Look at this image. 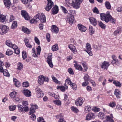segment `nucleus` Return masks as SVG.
<instances>
[{
	"mask_svg": "<svg viewBox=\"0 0 122 122\" xmlns=\"http://www.w3.org/2000/svg\"><path fill=\"white\" fill-rule=\"evenodd\" d=\"M101 19L103 21H105L106 23H108L109 21L112 23L115 24L116 21V20L110 15L109 12H107L106 14L101 13L100 14Z\"/></svg>",
	"mask_w": 122,
	"mask_h": 122,
	"instance_id": "obj_1",
	"label": "nucleus"
},
{
	"mask_svg": "<svg viewBox=\"0 0 122 122\" xmlns=\"http://www.w3.org/2000/svg\"><path fill=\"white\" fill-rule=\"evenodd\" d=\"M9 30L8 27L5 25H0V34L3 35L8 32Z\"/></svg>",
	"mask_w": 122,
	"mask_h": 122,
	"instance_id": "obj_2",
	"label": "nucleus"
},
{
	"mask_svg": "<svg viewBox=\"0 0 122 122\" xmlns=\"http://www.w3.org/2000/svg\"><path fill=\"white\" fill-rule=\"evenodd\" d=\"M37 53H36L35 51V49L33 48L32 50V55L34 57H37V55H39L41 50V48L40 46H39L36 48Z\"/></svg>",
	"mask_w": 122,
	"mask_h": 122,
	"instance_id": "obj_3",
	"label": "nucleus"
},
{
	"mask_svg": "<svg viewBox=\"0 0 122 122\" xmlns=\"http://www.w3.org/2000/svg\"><path fill=\"white\" fill-rule=\"evenodd\" d=\"M83 0H75V2L72 0L71 3L72 6L74 8H79L80 4L82 3Z\"/></svg>",
	"mask_w": 122,
	"mask_h": 122,
	"instance_id": "obj_4",
	"label": "nucleus"
},
{
	"mask_svg": "<svg viewBox=\"0 0 122 122\" xmlns=\"http://www.w3.org/2000/svg\"><path fill=\"white\" fill-rule=\"evenodd\" d=\"M36 92L37 96L38 98L43 97L44 95L43 92L40 88H37L36 89Z\"/></svg>",
	"mask_w": 122,
	"mask_h": 122,
	"instance_id": "obj_5",
	"label": "nucleus"
},
{
	"mask_svg": "<svg viewBox=\"0 0 122 122\" xmlns=\"http://www.w3.org/2000/svg\"><path fill=\"white\" fill-rule=\"evenodd\" d=\"M110 64L108 62L105 61L102 63L101 66L102 68L104 69L107 70L108 67L109 66Z\"/></svg>",
	"mask_w": 122,
	"mask_h": 122,
	"instance_id": "obj_6",
	"label": "nucleus"
},
{
	"mask_svg": "<svg viewBox=\"0 0 122 122\" xmlns=\"http://www.w3.org/2000/svg\"><path fill=\"white\" fill-rule=\"evenodd\" d=\"M86 48L87 50H85V51L90 56L92 55V54L91 51V48L90 44L88 43H87L86 44Z\"/></svg>",
	"mask_w": 122,
	"mask_h": 122,
	"instance_id": "obj_7",
	"label": "nucleus"
},
{
	"mask_svg": "<svg viewBox=\"0 0 122 122\" xmlns=\"http://www.w3.org/2000/svg\"><path fill=\"white\" fill-rule=\"evenodd\" d=\"M21 13L22 16L25 20H28L30 19V17L26 11L22 10Z\"/></svg>",
	"mask_w": 122,
	"mask_h": 122,
	"instance_id": "obj_8",
	"label": "nucleus"
},
{
	"mask_svg": "<svg viewBox=\"0 0 122 122\" xmlns=\"http://www.w3.org/2000/svg\"><path fill=\"white\" fill-rule=\"evenodd\" d=\"M83 102L82 99L81 97H79L76 101L75 104L77 106H80L82 105Z\"/></svg>",
	"mask_w": 122,
	"mask_h": 122,
	"instance_id": "obj_9",
	"label": "nucleus"
},
{
	"mask_svg": "<svg viewBox=\"0 0 122 122\" xmlns=\"http://www.w3.org/2000/svg\"><path fill=\"white\" fill-rule=\"evenodd\" d=\"M22 92L26 97H30L31 96L30 91L28 89H24L22 91Z\"/></svg>",
	"mask_w": 122,
	"mask_h": 122,
	"instance_id": "obj_10",
	"label": "nucleus"
},
{
	"mask_svg": "<svg viewBox=\"0 0 122 122\" xmlns=\"http://www.w3.org/2000/svg\"><path fill=\"white\" fill-rule=\"evenodd\" d=\"M77 27L79 30L81 32H85L86 30V28L81 24H78Z\"/></svg>",
	"mask_w": 122,
	"mask_h": 122,
	"instance_id": "obj_11",
	"label": "nucleus"
},
{
	"mask_svg": "<svg viewBox=\"0 0 122 122\" xmlns=\"http://www.w3.org/2000/svg\"><path fill=\"white\" fill-rule=\"evenodd\" d=\"M69 22L70 24H72L73 23L74 18L73 16L71 14H69L68 15Z\"/></svg>",
	"mask_w": 122,
	"mask_h": 122,
	"instance_id": "obj_12",
	"label": "nucleus"
},
{
	"mask_svg": "<svg viewBox=\"0 0 122 122\" xmlns=\"http://www.w3.org/2000/svg\"><path fill=\"white\" fill-rule=\"evenodd\" d=\"M95 117V116L93 113H90L88 114L86 117V120H87L93 119Z\"/></svg>",
	"mask_w": 122,
	"mask_h": 122,
	"instance_id": "obj_13",
	"label": "nucleus"
},
{
	"mask_svg": "<svg viewBox=\"0 0 122 122\" xmlns=\"http://www.w3.org/2000/svg\"><path fill=\"white\" fill-rule=\"evenodd\" d=\"M91 23L94 26H96L97 24V21L96 19L93 17H91L89 18Z\"/></svg>",
	"mask_w": 122,
	"mask_h": 122,
	"instance_id": "obj_14",
	"label": "nucleus"
},
{
	"mask_svg": "<svg viewBox=\"0 0 122 122\" xmlns=\"http://www.w3.org/2000/svg\"><path fill=\"white\" fill-rule=\"evenodd\" d=\"M121 92L119 90L115 89L114 91V94L117 98H120L121 96Z\"/></svg>",
	"mask_w": 122,
	"mask_h": 122,
	"instance_id": "obj_15",
	"label": "nucleus"
},
{
	"mask_svg": "<svg viewBox=\"0 0 122 122\" xmlns=\"http://www.w3.org/2000/svg\"><path fill=\"white\" fill-rule=\"evenodd\" d=\"M40 15L39 18V20H40V21L41 22H46V19L45 16L42 13H41Z\"/></svg>",
	"mask_w": 122,
	"mask_h": 122,
	"instance_id": "obj_16",
	"label": "nucleus"
},
{
	"mask_svg": "<svg viewBox=\"0 0 122 122\" xmlns=\"http://www.w3.org/2000/svg\"><path fill=\"white\" fill-rule=\"evenodd\" d=\"M44 76L43 75L40 76H39L38 82L40 85L42 84L44 81Z\"/></svg>",
	"mask_w": 122,
	"mask_h": 122,
	"instance_id": "obj_17",
	"label": "nucleus"
},
{
	"mask_svg": "<svg viewBox=\"0 0 122 122\" xmlns=\"http://www.w3.org/2000/svg\"><path fill=\"white\" fill-rule=\"evenodd\" d=\"M13 81L14 82V84L16 87H18L21 86V84L20 82L18 81L17 79L16 78H13Z\"/></svg>",
	"mask_w": 122,
	"mask_h": 122,
	"instance_id": "obj_18",
	"label": "nucleus"
},
{
	"mask_svg": "<svg viewBox=\"0 0 122 122\" xmlns=\"http://www.w3.org/2000/svg\"><path fill=\"white\" fill-rule=\"evenodd\" d=\"M51 31H54L56 33H57L59 31V29L56 26L53 25L52 27Z\"/></svg>",
	"mask_w": 122,
	"mask_h": 122,
	"instance_id": "obj_19",
	"label": "nucleus"
},
{
	"mask_svg": "<svg viewBox=\"0 0 122 122\" xmlns=\"http://www.w3.org/2000/svg\"><path fill=\"white\" fill-rule=\"evenodd\" d=\"M4 2L5 6L7 7H9L11 5L10 0H4Z\"/></svg>",
	"mask_w": 122,
	"mask_h": 122,
	"instance_id": "obj_20",
	"label": "nucleus"
},
{
	"mask_svg": "<svg viewBox=\"0 0 122 122\" xmlns=\"http://www.w3.org/2000/svg\"><path fill=\"white\" fill-rule=\"evenodd\" d=\"M110 117L109 116H107L106 117L107 120V121L110 122H114V121L112 119L113 118L112 114L110 115Z\"/></svg>",
	"mask_w": 122,
	"mask_h": 122,
	"instance_id": "obj_21",
	"label": "nucleus"
},
{
	"mask_svg": "<svg viewBox=\"0 0 122 122\" xmlns=\"http://www.w3.org/2000/svg\"><path fill=\"white\" fill-rule=\"evenodd\" d=\"M48 3L46 8H52L53 6V3L51 0H47Z\"/></svg>",
	"mask_w": 122,
	"mask_h": 122,
	"instance_id": "obj_22",
	"label": "nucleus"
},
{
	"mask_svg": "<svg viewBox=\"0 0 122 122\" xmlns=\"http://www.w3.org/2000/svg\"><path fill=\"white\" fill-rule=\"evenodd\" d=\"M69 48L71 50V51L75 53V52L76 51V50L74 46L72 44L68 46Z\"/></svg>",
	"mask_w": 122,
	"mask_h": 122,
	"instance_id": "obj_23",
	"label": "nucleus"
},
{
	"mask_svg": "<svg viewBox=\"0 0 122 122\" xmlns=\"http://www.w3.org/2000/svg\"><path fill=\"white\" fill-rule=\"evenodd\" d=\"M22 30L25 33L29 34L30 33V31L26 28L25 27H23Z\"/></svg>",
	"mask_w": 122,
	"mask_h": 122,
	"instance_id": "obj_24",
	"label": "nucleus"
},
{
	"mask_svg": "<svg viewBox=\"0 0 122 122\" xmlns=\"http://www.w3.org/2000/svg\"><path fill=\"white\" fill-rule=\"evenodd\" d=\"M65 86V87L63 86H58L57 87V89H60L61 91L62 92H64L65 90V89L66 88L67 89L68 87L66 85Z\"/></svg>",
	"mask_w": 122,
	"mask_h": 122,
	"instance_id": "obj_25",
	"label": "nucleus"
},
{
	"mask_svg": "<svg viewBox=\"0 0 122 122\" xmlns=\"http://www.w3.org/2000/svg\"><path fill=\"white\" fill-rule=\"evenodd\" d=\"M65 83V85H66V84H67L70 85L71 86L73 83L71 81L70 79L69 78H67V79L66 80Z\"/></svg>",
	"mask_w": 122,
	"mask_h": 122,
	"instance_id": "obj_26",
	"label": "nucleus"
},
{
	"mask_svg": "<svg viewBox=\"0 0 122 122\" xmlns=\"http://www.w3.org/2000/svg\"><path fill=\"white\" fill-rule=\"evenodd\" d=\"M3 73L4 75L6 76L9 77L10 76V74L8 71L6 69L3 70V71L2 72Z\"/></svg>",
	"mask_w": 122,
	"mask_h": 122,
	"instance_id": "obj_27",
	"label": "nucleus"
},
{
	"mask_svg": "<svg viewBox=\"0 0 122 122\" xmlns=\"http://www.w3.org/2000/svg\"><path fill=\"white\" fill-rule=\"evenodd\" d=\"M71 110L74 112L77 113L79 112V110L76 107L74 106H72L71 107Z\"/></svg>",
	"mask_w": 122,
	"mask_h": 122,
	"instance_id": "obj_28",
	"label": "nucleus"
},
{
	"mask_svg": "<svg viewBox=\"0 0 122 122\" xmlns=\"http://www.w3.org/2000/svg\"><path fill=\"white\" fill-rule=\"evenodd\" d=\"M58 45L57 44L53 45L52 47V50L53 51H56L58 50Z\"/></svg>",
	"mask_w": 122,
	"mask_h": 122,
	"instance_id": "obj_29",
	"label": "nucleus"
},
{
	"mask_svg": "<svg viewBox=\"0 0 122 122\" xmlns=\"http://www.w3.org/2000/svg\"><path fill=\"white\" fill-rule=\"evenodd\" d=\"M59 11L58 8H52L51 10L52 14L55 15L57 14Z\"/></svg>",
	"mask_w": 122,
	"mask_h": 122,
	"instance_id": "obj_30",
	"label": "nucleus"
},
{
	"mask_svg": "<svg viewBox=\"0 0 122 122\" xmlns=\"http://www.w3.org/2000/svg\"><path fill=\"white\" fill-rule=\"evenodd\" d=\"M13 54V52L11 50L9 49L7 50L6 53V55L10 56L12 55Z\"/></svg>",
	"mask_w": 122,
	"mask_h": 122,
	"instance_id": "obj_31",
	"label": "nucleus"
},
{
	"mask_svg": "<svg viewBox=\"0 0 122 122\" xmlns=\"http://www.w3.org/2000/svg\"><path fill=\"white\" fill-rule=\"evenodd\" d=\"M74 66L76 68L79 70L81 71L82 68L81 65L78 64H74Z\"/></svg>",
	"mask_w": 122,
	"mask_h": 122,
	"instance_id": "obj_32",
	"label": "nucleus"
},
{
	"mask_svg": "<svg viewBox=\"0 0 122 122\" xmlns=\"http://www.w3.org/2000/svg\"><path fill=\"white\" fill-rule=\"evenodd\" d=\"M121 32V30L119 29H117L113 33L114 35L115 36H117L118 34H119Z\"/></svg>",
	"mask_w": 122,
	"mask_h": 122,
	"instance_id": "obj_33",
	"label": "nucleus"
},
{
	"mask_svg": "<svg viewBox=\"0 0 122 122\" xmlns=\"http://www.w3.org/2000/svg\"><path fill=\"white\" fill-rule=\"evenodd\" d=\"M89 30L90 34L91 35H92V34H94V33L95 30L93 28L92 26H89Z\"/></svg>",
	"mask_w": 122,
	"mask_h": 122,
	"instance_id": "obj_34",
	"label": "nucleus"
},
{
	"mask_svg": "<svg viewBox=\"0 0 122 122\" xmlns=\"http://www.w3.org/2000/svg\"><path fill=\"white\" fill-rule=\"evenodd\" d=\"M5 19V17L2 15H0V22H3Z\"/></svg>",
	"mask_w": 122,
	"mask_h": 122,
	"instance_id": "obj_35",
	"label": "nucleus"
},
{
	"mask_svg": "<svg viewBox=\"0 0 122 122\" xmlns=\"http://www.w3.org/2000/svg\"><path fill=\"white\" fill-rule=\"evenodd\" d=\"M17 69L18 70H21L23 68V65L20 62H19L18 63L17 65Z\"/></svg>",
	"mask_w": 122,
	"mask_h": 122,
	"instance_id": "obj_36",
	"label": "nucleus"
},
{
	"mask_svg": "<svg viewBox=\"0 0 122 122\" xmlns=\"http://www.w3.org/2000/svg\"><path fill=\"white\" fill-rule=\"evenodd\" d=\"M17 26V25L16 22L14 21L13 22L11 26V28L12 29H14L16 28Z\"/></svg>",
	"mask_w": 122,
	"mask_h": 122,
	"instance_id": "obj_37",
	"label": "nucleus"
},
{
	"mask_svg": "<svg viewBox=\"0 0 122 122\" xmlns=\"http://www.w3.org/2000/svg\"><path fill=\"white\" fill-rule=\"evenodd\" d=\"M98 116L100 119H103L104 117V114L103 113L100 112L98 114Z\"/></svg>",
	"mask_w": 122,
	"mask_h": 122,
	"instance_id": "obj_38",
	"label": "nucleus"
},
{
	"mask_svg": "<svg viewBox=\"0 0 122 122\" xmlns=\"http://www.w3.org/2000/svg\"><path fill=\"white\" fill-rule=\"evenodd\" d=\"M91 109V108L89 106H86L85 107V111L86 113L90 111Z\"/></svg>",
	"mask_w": 122,
	"mask_h": 122,
	"instance_id": "obj_39",
	"label": "nucleus"
},
{
	"mask_svg": "<svg viewBox=\"0 0 122 122\" xmlns=\"http://www.w3.org/2000/svg\"><path fill=\"white\" fill-rule=\"evenodd\" d=\"M51 77L53 81L56 83L59 84L60 82L54 76L52 75L51 76Z\"/></svg>",
	"mask_w": 122,
	"mask_h": 122,
	"instance_id": "obj_40",
	"label": "nucleus"
},
{
	"mask_svg": "<svg viewBox=\"0 0 122 122\" xmlns=\"http://www.w3.org/2000/svg\"><path fill=\"white\" fill-rule=\"evenodd\" d=\"M16 92H12L10 94V96L12 98H15Z\"/></svg>",
	"mask_w": 122,
	"mask_h": 122,
	"instance_id": "obj_41",
	"label": "nucleus"
},
{
	"mask_svg": "<svg viewBox=\"0 0 122 122\" xmlns=\"http://www.w3.org/2000/svg\"><path fill=\"white\" fill-rule=\"evenodd\" d=\"M16 107L15 105H11L9 106V108L10 111H13L15 109Z\"/></svg>",
	"mask_w": 122,
	"mask_h": 122,
	"instance_id": "obj_42",
	"label": "nucleus"
},
{
	"mask_svg": "<svg viewBox=\"0 0 122 122\" xmlns=\"http://www.w3.org/2000/svg\"><path fill=\"white\" fill-rule=\"evenodd\" d=\"M5 44L7 46L10 47H11V46L12 44L10 40H7L6 41Z\"/></svg>",
	"mask_w": 122,
	"mask_h": 122,
	"instance_id": "obj_43",
	"label": "nucleus"
},
{
	"mask_svg": "<svg viewBox=\"0 0 122 122\" xmlns=\"http://www.w3.org/2000/svg\"><path fill=\"white\" fill-rule=\"evenodd\" d=\"M22 58L24 60H25L27 56L26 53L25 51H23L22 52Z\"/></svg>",
	"mask_w": 122,
	"mask_h": 122,
	"instance_id": "obj_44",
	"label": "nucleus"
},
{
	"mask_svg": "<svg viewBox=\"0 0 122 122\" xmlns=\"http://www.w3.org/2000/svg\"><path fill=\"white\" fill-rule=\"evenodd\" d=\"M33 107H31L30 108V112L29 114L30 115L32 114L35 113V111L34 109H33Z\"/></svg>",
	"mask_w": 122,
	"mask_h": 122,
	"instance_id": "obj_45",
	"label": "nucleus"
},
{
	"mask_svg": "<svg viewBox=\"0 0 122 122\" xmlns=\"http://www.w3.org/2000/svg\"><path fill=\"white\" fill-rule=\"evenodd\" d=\"M54 103L57 105H61V102L60 100H55L53 101Z\"/></svg>",
	"mask_w": 122,
	"mask_h": 122,
	"instance_id": "obj_46",
	"label": "nucleus"
},
{
	"mask_svg": "<svg viewBox=\"0 0 122 122\" xmlns=\"http://www.w3.org/2000/svg\"><path fill=\"white\" fill-rule=\"evenodd\" d=\"M99 25L103 29L105 28L106 27L105 25L103 24L101 21L99 22Z\"/></svg>",
	"mask_w": 122,
	"mask_h": 122,
	"instance_id": "obj_47",
	"label": "nucleus"
},
{
	"mask_svg": "<svg viewBox=\"0 0 122 122\" xmlns=\"http://www.w3.org/2000/svg\"><path fill=\"white\" fill-rule=\"evenodd\" d=\"M113 83L117 86L119 87H120L121 86V84L120 82H119L114 81L113 82Z\"/></svg>",
	"mask_w": 122,
	"mask_h": 122,
	"instance_id": "obj_48",
	"label": "nucleus"
},
{
	"mask_svg": "<svg viewBox=\"0 0 122 122\" xmlns=\"http://www.w3.org/2000/svg\"><path fill=\"white\" fill-rule=\"evenodd\" d=\"M52 54L51 53H49L48 55L47 61L52 60Z\"/></svg>",
	"mask_w": 122,
	"mask_h": 122,
	"instance_id": "obj_49",
	"label": "nucleus"
},
{
	"mask_svg": "<svg viewBox=\"0 0 122 122\" xmlns=\"http://www.w3.org/2000/svg\"><path fill=\"white\" fill-rule=\"evenodd\" d=\"M47 62L49 66L51 68H52L53 66L52 63V60L47 61Z\"/></svg>",
	"mask_w": 122,
	"mask_h": 122,
	"instance_id": "obj_50",
	"label": "nucleus"
},
{
	"mask_svg": "<svg viewBox=\"0 0 122 122\" xmlns=\"http://www.w3.org/2000/svg\"><path fill=\"white\" fill-rule=\"evenodd\" d=\"M23 87H27L29 86V85L28 82H24L23 83Z\"/></svg>",
	"mask_w": 122,
	"mask_h": 122,
	"instance_id": "obj_51",
	"label": "nucleus"
},
{
	"mask_svg": "<svg viewBox=\"0 0 122 122\" xmlns=\"http://www.w3.org/2000/svg\"><path fill=\"white\" fill-rule=\"evenodd\" d=\"M34 40L36 43L38 45L40 44V42L38 38L36 37H35L34 38Z\"/></svg>",
	"mask_w": 122,
	"mask_h": 122,
	"instance_id": "obj_52",
	"label": "nucleus"
},
{
	"mask_svg": "<svg viewBox=\"0 0 122 122\" xmlns=\"http://www.w3.org/2000/svg\"><path fill=\"white\" fill-rule=\"evenodd\" d=\"M84 79L85 81H88L90 80V77L87 74H86L84 77Z\"/></svg>",
	"mask_w": 122,
	"mask_h": 122,
	"instance_id": "obj_53",
	"label": "nucleus"
},
{
	"mask_svg": "<svg viewBox=\"0 0 122 122\" xmlns=\"http://www.w3.org/2000/svg\"><path fill=\"white\" fill-rule=\"evenodd\" d=\"M105 4L106 8H111V5L110 4L109 2H106Z\"/></svg>",
	"mask_w": 122,
	"mask_h": 122,
	"instance_id": "obj_54",
	"label": "nucleus"
},
{
	"mask_svg": "<svg viewBox=\"0 0 122 122\" xmlns=\"http://www.w3.org/2000/svg\"><path fill=\"white\" fill-rule=\"evenodd\" d=\"M18 107L19 109L22 112L24 111L23 109L24 107H23L21 105H19L18 106Z\"/></svg>",
	"mask_w": 122,
	"mask_h": 122,
	"instance_id": "obj_55",
	"label": "nucleus"
},
{
	"mask_svg": "<svg viewBox=\"0 0 122 122\" xmlns=\"http://www.w3.org/2000/svg\"><path fill=\"white\" fill-rule=\"evenodd\" d=\"M46 38L47 40V41L49 42L50 41V36L49 33H47L46 35Z\"/></svg>",
	"mask_w": 122,
	"mask_h": 122,
	"instance_id": "obj_56",
	"label": "nucleus"
},
{
	"mask_svg": "<svg viewBox=\"0 0 122 122\" xmlns=\"http://www.w3.org/2000/svg\"><path fill=\"white\" fill-rule=\"evenodd\" d=\"M93 12L96 14H99V12L97 8H94L92 10Z\"/></svg>",
	"mask_w": 122,
	"mask_h": 122,
	"instance_id": "obj_57",
	"label": "nucleus"
},
{
	"mask_svg": "<svg viewBox=\"0 0 122 122\" xmlns=\"http://www.w3.org/2000/svg\"><path fill=\"white\" fill-rule=\"evenodd\" d=\"M31 107H33V109H34L35 110L37 109L38 108V107L36 105H34L33 104L31 103L30 104Z\"/></svg>",
	"mask_w": 122,
	"mask_h": 122,
	"instance_id": "obj_58",
	"label": "nucleus"
},
{
	"mask_svg": "<svg viewBox=\"0 0 122 122\" xmlns=\"http://www.w3.org/2000/svg\"><path fill=\"white\" fill-rule=\"evenodd\" d=\"M38 21V20H36L34 19L30 20V21L31 23H36Z\"/></svg>",
	"mask_w": 122,
	"mask_h": 122,
	"instance_id": "obj_59",
	"label": "nucleus"
},
{
	"mask_svg": "<svg viewBox=\"0 0 122 122\" xmlns=\"http://www.w3.org/2000/svg\"><path fill=\"white\" fill-rule=\"evenodd\" d=\"M116 105V103L114 102H112L109 104V105L111 107H115Z\"/></svg>",
	"mask_w": 122,
	"mask_h": 122,
	"instance_id": "obj_60",
	"label": "nucleus"
},
{
	"mask_svg": "<svg viewBox=\"0 0 122 122\" xmlns=\"http://www.w3.org/2000/svg\"><path fill=\"white\" fill-rule=\"evenodd\" d=\"M14 99V101H16V102H18L19 101H20L21 100V99L19 98V97H16L15 96V98H13Z\"/></svg>",
	"mask_w": 122,
	"mask_h": 122,
	"instance_id": "obj_61",
	"label": "nucleus"
},
{
	"mask_svg": "<svg viewBox=\"0 0 122 122\" xmlns=\"http://www.w3.org/2000/svg\"><path fill=\"white\" fill-rule=\"evenodd\" d=\"M92 110L95 112H97L99 111L100 109L99 108H97L96 107H95L92 109Z\"/></svg>",
	"mask_w": 122,
	"mask_h": 122,
	"instance_id": "obj_62",
	"label": "nucleus"
},
{
	"mask_svg": "<svg viewBox=\"0 0 122 122\" xmlns=\"http://www.w3.org/2000/svg\"><path fill=\"white\" fill-rule=\"evenodd\" d=\"M30 117L31 119L33 121L35 120L36 119V116L34 114H33L32 115L30 116Z\"/></svg>",
	"mask_w": 122,
	"mask_h": 122,
	"instance_id": "obj_63",
	"label": "nucleus"
},
{
	"mask_svg": "<svg viewBox=\"0 0 122 122\" xmlns=\"http://www.w3.org/2000/svg\"><path fill=\"white\" fill-rule=\"evenodd\" d=\"M73 89L74 90H76L77 88V86L75 84L73 83L71 86Z\"/></svg>",
	"mask_w": 122,
	"mask_h": 122,
	"instance_id": "obj_64",
	"label": "nucleus"
}]
</instances>
